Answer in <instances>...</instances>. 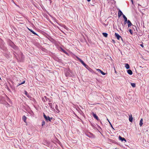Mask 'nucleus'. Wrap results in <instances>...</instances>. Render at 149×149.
<instances>
[{
	"label": "nucleus",
	"mask_w": 149,
	"mask_h": 149,
	"mask_svg": "<svg viewBox=\"0 0 149 149\" xmlns=\"http://www.w3.org/2000/svg\"><path fill=\"white\" fill-rule=\"evenodd\" d=\"M8 43L9 45L14 49L16 51H18V47L17 46L10 40H9L8 41Z\"/></svg>",
	"instance_id": "1"
},
{
	"label": "nucleus",
	"mask_w": 149,
	"mask_h": 149,
	"mask_svg": "<svg viewBox=\"0 0 149 149\" xmlns=\"http://www.w3.org/2000/svg\"><path fill=\"white\" fill-rule=\"evenodd\" d=\"M17 52H15V53L17 55L19 58L20 61H22L24 59V56L22 53L18 49V51H16Z\"/></svg>",
	"instance_id": "2"
},
{
	"label": "nucleus",
	"mask_w": 149,
	"mask_h": 149,
	"mask_svg": "<svg viewBox=\"0 0 149 149\" xmlns=\"http://www.w3.org/2000/svg\"><path fill=\"white\" fill-rule=\"evenodd\" d=\"M43 116L47 122H52L51 120L53 119L52 117L50 118L48 116H46L44 113H43Z\"/></svg>",
	"instance_id": "3"
},
{
	"label": "nucleus",
	"mask_w": 149,
	"mask_h": 149,
	"mask_svg": "<svg viewBox=\"0 0 149 149\" xmlns=\"http://www.w3.org/2000/svg\"><path fill=\"white\" fill-rule=\"evenodd\" d=\"M85 134L89 138H93L94 137V135L90 132L88 133H85Z\"/></svg>",
	"instance_id": "4"
},
{
	"label": "nucleus",
	"mask_w": 149,
	"mask_h": 149,
	"mask_svg": "<svg viewBox=\"0 0 149 149\" xmlns=\"http://www.w3.org/2000/svg\"><path fill=\"white\" fill-rule=\"evenodd\" d=\"M78 59L79 61L86 68H87L88 67V66L81 59H80V58H78Z\"/></svg>",
	"instance_id": "5"
},
{
	"label": "nucleus",
	"mask_w": 149,
	"mask_h": 149,
	"mask_svg": "<svg viewBox=\"0 0 149 149\" xmlns=\"http://www.w3.org/2000/svg\"><path fill=\"white\" fill-rule=\"evenodd\" d=\"M48 40L50 41L51 42L54 44H56V40L54 39L53 38L51 37H49L48 38Z\"/></svg>",
	"instance_id": "6"
},
{
	"label": "nucleus",
	"mask_w": 149,
	"mask_h": 149,
	"mask_svg": "<svg viewBox=\"0 0 149 149\" xmlns=\"http://www.w3.org/2000/svg\"><path fill=\"white\" fill-rule=\"evenodd\" d=\"M0 47L1 49H4L5 48L4 42L3 41L1 40L0 42Z\"/></svg>",
	"instance_id": "7"
},
{
	"label": "nucleus",
	"mask_w": 149,
	"mask_h": 149,
	"mask_svg": "<svg viewBox=\"0 0 149 149\" xmlns=\"http://www.w3.org/2000/svg\"><path fill=\"white\" fill-rule=\"evenodd\" d=\"M115 37L118 40H119L121 38V40L123 41V39L121 37L118 33H115Z\"/></svg>",
	"instance_id": "8"
},
{
	"label": "nucleus",
	"mask_w": 149,
	"mask_h": 149,
	"mask_svg": "<svg viewBox=\"0 0 149 149\" xmlns=\"http://www.w3.org/2000/svg\"><path fill=\"white\" fill-rule=\"evenodd\" d=\"M42 100L43 101L45 102L47 100H49V102H51V101L50 100V99L47 98V97L46 96H45L44 98H42Z\"/></svg>",
	"instance_id": "9"
},
{
	"label": "nucleus",
	"mask_w": 149,
	"mask_h": 149,
	"mask_svg": "<svg viewBox=\"0 0 149 149\" xmlns=\"http://www.w3.org/2000/svg\"><path fill=\"white\" fill-rule=\"evenodd\" d=\"M93 115V117L96 119L97 120L99 121L100 120L98 117L93 112L92 113V114Z\"/></svg>",
	"instance_id": "10"
},
{
	"label": "nucleus",
	"mask_w": 149,
	"mask_h": 149,
	"mask_svg": "<svg viewBox=\"0 0 149 149\" xmlns=\"http://www.w3.org/2000/svg\"><path fill=\"white\" fill-rule=\"evenodd\" d=\"M119 140L121 141L122 142L124 141L125 142H126V140L125 139V138L123 137H122L120 136H119Z\"/></svg>",
	"instance_id": "11"
},
{
	"label": "nucleus",
	"mask_w": 149,
	"mask_h": 149,
	"mask_svg": "<svg viewBox=\"0 0 149 149\" xmlns=\"http://www.w3.org/2000/svg\"><path fill=\"white\" fill-rule=\"evenodd\" d=\"M123 15V14L122 12L121 11V10H119L118 11V17H119L122 15Z\"/></svg>",
	"instance_id": "12"
},
{
	"label": "nucleus",
	"mask_w": 149,
	"mask_h": 149,
	"mask_svg": "<svg viewBox=\"0 0 149 149\" xmlns=\"http://www.w3.org/2000/svg\"><path fill=\"white\" fill-rule=\"evenodd\" d=\"M127 24H128V27H130L131 26H132L133 25L132 24V23L131 22L130 20H128L127 21Z\"/></svg>",
	"instance_id": "13"
},
{
	"label": "nucleus",
	"mask_w": 149,
	"mask_h": 149,
	"mask_svg": "<svg viewBox=\"0 0 149 149\" xmlns=\"http://www.w3.org/2000/svg\"><path fill=\"white\" fill-rule=\"evenodd\" d=\"M24 93L25 95L29 98H30L31 97L29 95L27 92L26 91H24Z\"/></svg>",
	"instance_id": "14"
},
{
	"label": "nucleus",
	"mask_w": 149,
	"mask_h": 149,
	"mask_svg": "<svg viewBox=\"0 0 149 149\" xmlns=\"http://www.w3.org/2000/svg\"><path fill=\"white\" fill-rule=\"evenodd\" d=\"M127 73L130 75H132V72L131 70H127Z\"/></svg>",
	"instance_id": "15"
},
{
	"label": "nucleus",
	"mask_w": 149,
	"mask_h": 149,
	"mask_svg": "<svg viewBox=\"0 0 149 149\" xmlns=\"http://www.w3.org/2000/svg\"><path fill=\"white\" fill-rule=\"evenodd\" d=\"M31 32H32L33 34L34 35H36L37 36H38L37 34H36V33H35L34 31L33 30L30 29H28Z\"/></svg>",
	"instance_id": "16"
},
{
	"label": "nucleus",
	"mask_w": 149,
	"mask_h": 149,
	"mask_svg": "<svg viewBox=\"0 0 149 149\" xmlns=\"http://www.w3.org/2000/svg\"><path fill=\"white\" fill-rule=\"evenodd\" d=\"M22 119L24 122L25 123L26 122V117L25 116H23L22 117Z\"/></svg>",
	"instance_id": "17"
},
{
	"label": "nucleus",
	"mask_w": 149,
	"mask_h": 149,
	"mask_svg": "<svg viewBox=\"0 0 149 149\" xmlns=\"http://www.w3.org/2000/svg\"><path fill=\"white\" fill-rule=\"evenodd\" d=\"M133 118L132 116V115L129 116V120L130 122H132V121Z\"/></svg>",
	"instance_id": "18"
},
{
	"label": "nucleus",
	"mask_w": 149,
	"mask_h": 149,
	"mask_svg": "<svg viewBox=\"0 0 149 149\" xmlns=\"http://www.w3.org/2000/svg\"><path fill=\"white\" fill-rule=\"evenodd\" d=\"M125 67L127 69H128L130 68L129 65L127 63L125 64Z\"/></svg>",
	"instance_id": "19"
},
{
	"label": "nucleus",
	"mask_w": 149,
	"mask_h": 149,
	"mask_svg": "<svg viewBox=\"0 0 149 149\" xmlns=\"http://www.w3.org/2000/svg\"><path fill=\"white\" fill-rule=\"evenodd\" d=\"M143 124V119L141 118L140 121L139 125L140 126H141Z\"/></svg>",
	"instance_id": "20"
},
{
	"label": "nucleus",
	"mask_w": 149,
	"mask_h": 149,
	"mask_svg": "<svg viewBox=\"0 0 149 149\" xmlns=\"http://www.w3.org/2000/svg\"><path fill=\"white\" fill-rule=\"evenodd\" d=\"M102 34L103 35V36L105 37H107L108 36V34L106 33H102Z\"/></svg>",
	"instance_id": "21"
},
{
	"label": "nucleus",
	"mask_w": 149,
	"mask_h": 149,
	"mask_svg": "<svg viewBox=\"0 0 149 149\" xmlns=\"http://www.w3.org/2000/svg\"><path fill=\"white\" fill-rule=\"evenodd\" d=\"M48 104L49 106L50 107V108L51 109H53V107L52 106V103H48Z\"/></svg>",
	"instance_id": "22"
},
{
	"label": "nucleus",
	"mask_w": 149,
	"mask_h": 149,
	"mask_svg": "<svg viewBox=\"0 0 149 149\" xmlns=\"http://www.w3.org/2000/svg\"><path fill=\"white\" fill-rule=\"evenodd\" d=\"M70 74L68 72H67L65 73V75L66 77H68L70 76Z\"/></svg>",
	"instance_id": "23"
},
{
	"label": "nucleus",
	"mask_w": 149,
	"mask_h": 149,
	"mask_svg": "<svg viewBox=\"0 0 149 149\" xmlns=\"http://www.w3.org/2000/svg\"><path fill=\"white\" fill-rule=\"evenodd\" d=\"M131 85L134 88L136 86V84L134 83H131Z\"/></svg>",
	"instance_id": "24"
},
{
	"label": "nucleus",
	"mask_w": 149,
	"mask_h": 149,
	"mask_svg": "<svg viewBox=\"0 0 149 149\" xmlns=\"http://www.w3.org/2000/svg\"><path fill=\"white\" fill-rule=\"evenodd\" d=\"M25 83V81H24L22 82V83H19V84L17 86H18L21 85H22V84H24V83Z\"/></svg>",
	"instance_id": "25"
},
{
	"label": "nucleus",
	"mask_w": 149,
	"mask_h": 149,
	"mask_svg": "<svg viewBox=\"0 0 149 149\" xmlns=\"http://www.w3.org/2000/svg\"><path fill=\"white\" fill-rule=\"evenodd\" d=\"M123 18L124 19V20H127V18L124 15H123Z\"/></svg>",
	"instance_id": "26"
},
{
	"label": "nucleus",
	"mask_w": 149,
	"mask_h": 149,
	"mask_svg": "<svg viewBox=\"0 0 149 149\" xmlns=\"http://www.w3.org/2000/svg\"><path fill=\"white\" fill-rule=\"evenodd\" d=\"M45 122L43 120L42 121V126H43L44 125H45Z\"/></svg>",
	"instance_id": "27"
},
{
	"label": "nucleus",
	"mask_w": 149,
	"mask_h": 149,
	"mask_svg": "<svg viewBox=\"0 0 149 149\" xmlns=\"http://www.w3.org/2000/svg\"><path fill=\"white\" fill-rule=\"evenodd\" d=\"M100 72L103 75H105L106 74V73L102 71H101Z\"/></svg>",
	"instance_id": "28"
},
{
	"label": "nucleus",
	"mask_w": 149,
	"mask_h": 149,
	"mask_svg": "<svg viewBox=\"0 0 149 149\" xmlns=\"http://www.w3.org/2000/svg\"><path fill=\"white\" fill-rule=\"evenodd\" d=\"M133 27V29H134V28H135L136 29V30L138 31V30H137V28H136V26H134V25H132ZM135 30H134V31Z\"/></svg>",
	"instance_id": "29"
},
{
	"label": "nucleus",
	"mask_w": 149,
	"mask_h": 149,
	"mask_svg": "<svg viewBox=\"0 0 149 149\" xmlns=\"http://www.w3.org/2000/svg\"><path fill=\"white\" fill-rule=\"evenodd\" d=\"M129 31L130 32V33L131 34H132L133 31H132L131 29H130L129 30Z\"/></svg>",
	"instance_id": "30"
},
{
	"label": "nucleus",
	"mask_w": 149,
	"mask_h": 149,
	"mask_svg": "<svg viewBox=\"0 0 149 149\" xmlns=\"http://www.w3.org/2000/svg\"><path fill=\"white\" fill-rule=\"evenodd\" d=\"M58 106L57 105H56L55 106V108L56 110H57V111H58Z\"/></svg>",
	"instance_id": "31"
},
{
	"label": "nucleus",
	"mask_w": 149,
	"mask_h": 149,
	"mask_svg": "<svg viewBox=\"0 0 149 149\" xmlns=\"http://www.w3.org/2000/svg\"><path fill=\"white\" fill-rule=\"evenodd\" d=\"M127 21H128L127 20H125L124 24H126L127 23Z\"/></svg>",
	"instance_id": "32"
},
{
	"label": "nucleus",
	"mask_w": 149,
	"mask_h": 149,
	"mask_svg": "<svg viewBox=\"0 0 149 149\" xmlns=\"http://www.w3.org/2000/svg\"><path fill=\"white\" fill-rule=\"evenodd\" d=\"M140 46H141L142 48H143L144 47V46L143 45V42H142V43L140 45Z\"/></svg>",
	"instance_id": "33"
},
{
	"label": "nucleus",
	"mask_w": 149,
	"mask_h": 149,
	"mask_svg": "<svg viewBox=\"0 0 149 149\" xmlns=\"http://www.w3.org/2000/svg\"><path fill=\"white\" fill-rule=\"evenodd\" d=\"M14 57H15V58L17 59V60H18V58H17V56H16V55H15V54H14Z\"/></svg>",
	"instance_id": "34"
},
{
	"label": "nucleus",
	"mask_w": 149,
	"mask_h": 149,
	"mask_svg": "<svg viewBox=\"0 0 149 149\" xmlns=\"http://www.w3.org/2000/svg\"><path fill=\"white\" fill-rule=\"evenodd\" d=\"M63 52L65 54H67L68 53H67L64 50H63Z\"/></svg>",
	"instance_id": "35"
},
{
	"label": "nucleus",
	"mask_w": 149,
	"mask_h": 149,
	"mask_svg": "<svg viewBox=\"0 0 149 149\" xmlns=\"http://www.w3.org/2000/svg\"><path fill=\"white\" fill-rule=\"evenodd\" d=\"M97 70L99 72H100L102 71L100 69H97Z\"/></svg>",
	"instance_id": "36"
},
{
	"label": "nucleus",
	"mask_w": 149,
	"mask_h": 149,
	"mask_svg": "<svg viewBox=\"0 0 149 149\" xmlns=\"http://www.w3.org/2000/svg\"><path fill=\"white\" fill-rule=\"evenodd\" d=\"M49 1L50 2V3L51 4L52 3V0H49Z\"/></svg>",
	"instance_id": "37"
},
{
	"label": "nucleus",
	"mask_w": 149,
	"mask_h": 149,
	"mask_svg": "<svg viewBox=\"0 0 149 149\" xmlns=\"http://www.w3.org/2000/svg\"><path fill=\"white\" fill-rule=\"evenodd\" d=\"M131 0V1L132 2V4H133V0Z\"/></svg>",
	"instance_id": "38"
},
{
	"label": "nucleus",
	"mask_w": 149,
	"mask_h": 149,
	"mask_svg": "<svg viewBox=\"0 0 149 149\" xmlns=\"http://www.w3.org/2000/svg\"><path fill=\"white\" fill-rule=\"evenodd\" d=\"M91 0H87L88 2H89L91 1Z\"/></svg>",
	"instance_id": "39"
},
{
	"label": "nucleus",
	"mask_w": 149,
	"mask_h": 149,
	"mask_svg": "<svg viewBox=\"0 0 149 149\" xmlns=\"http://www.w3.org/2000/svg\"><path fill=\"white\" fill-rule=\"evenodd\" d=\"M112 41L113 42H115V40H112Z\"/></svg>",
	"instance_id": "40"
},
{
	"label": "nucleus",
	"mask_w": 149,
	"mask_h": 149,
	"mask_svg": "<svg viewBox=\"0 0 149 149\" xmlns=\"http://www.w3.org/2000/svg\"><path fill=\"white\" fill-rule=\"evenodd\" d=\"M110 124H111V123L109 121V120H108V121Z\"/></svg>",
	"instance_id": "41"
},
{
	"label": "nucleus",
	"mask_w": 149,
	"mask_h": 149,
	"mask_svg": "<svg viewBox=\"0 0 149 149\" xmlns=\"http://www.w3.org/2000/svg\"><path fill=\"white\" fill-rule=\"evenodd\" d=\"M114 69H115V72L116 73V70H115V68H114Z\"/></svg>",
	"instance_id": "42"
},
{
	"label": "nucleus",
	"mask_w": 149,
	"mask_h": 149,
	"mask_svg": "<svg viewBox=\"0 0 149 149\" xmlns=\"http://www.w3.org/2000/svg\"><path fill=\"white\" fill-rule=\"evenodd\" d=\"M110 125H111V126L112 128H113V126H112V125L111 124H110Z\"/></svg>",
	"instance_id": "43"
},
{
	"label": "nucleus",
	"mask_w": 149,
	"mask_h": 149,
	"mask_svg": "<svg viewBox=\"0 0 149 149\" xmlns=\"http://www.w3.org/2000/svg\"><path fill=\"white\" fill-rule=\"evenodd\" d=\"M107 120L108 121V120H108V119L107 118Z\"/></svg>",
	"instance_id": "44"
},
{
	"label": "nucleus",
	"mask_w": 149,
	"mask_h": 149,
	"mask_svg": "<svg viewBox=\"0 0 149 149\" xmlns=\"http://www.w3.org/2000/svg\"><path fill=\"white\" fill-rule=\"evenodd\" d=\"M140 68H142V66H140Z\"/></svg>",
	"instance_id": "45"
},
{
	"label": "nucleus",
	"mask_w": 149,
	"mask_h": 149,
	"mask_svg": "<svg viewBox=\"0 0 149 149\" xmlns=\"http://www.w3.org/2000/svg\"><path fill=\"white\" fill-rule=\"evenodd\" d=\"M115 149H117L116 148Z\"/></svg>",
	"instance_id": "46"
}]
</instances>
